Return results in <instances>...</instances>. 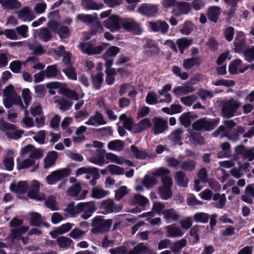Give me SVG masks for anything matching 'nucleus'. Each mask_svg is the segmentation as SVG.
Listing matches in <instances>:
<instances>
[{"label":"nucleus","instance_id":"nucleus-1","mask_svg":"<svg viewBox=\"0 0 254 254\" xmlns=\"http://www.w3.org/2000/svg\"><path fill=\"white\" fill-rule=\"evenodd\" d=\"M111 254H157L147 243L137 244L132 249L128 251L126 246L118 247L109 250Z\"/></svg>","mask_w":254,"mask_h":254},{"label":"nucleus","instance_id":"nucleus-2","mask_svg":"<svg viewBox=\"0 0 254 254\" xmlns=\"http://www.w3.org/2000/svg\"><path fill=\"white\" fill-rule=\"evenodd\" d=\"M3 104L6 108H10L13 104L19 106L21 110H23L24 105L20 96H18L14 90L13 86L10 84L3 89Z\"/></svg>","mask_w":254,"mask_h":254},{"label":"nucleus","instance_id":"nucleus-3","mask_svg":"<svg viewBox=\"0 0 254 254\" xmlns=\"http://www.w3.org/2000/svg\"><path fill=\"white\" fill-rule=\"evenodd\" d=\"M112 224V219H105L102 216H97L92 221L91 232L94 234L103 235L110 231Z\"/></svg>","mask_w":254,"mask_h":254},{"label":"nucleus","instance_id":"nucleus-4","mask_svg":"<svg viewBox=\"0 0 254 254\" xmlns=\"http://www.w3.org/2000/svg\"><path fill=\"white\" fill-rule=\"evenodd\" d=\"M242 103L238 100L231 98L221 103V114L223 117L231 118L235 116L237 110L241 106Z\"/></svg>","mask_w":254,"mask_h":254},{"label":"nucleus","instance_id":"nucleus-5","mask_svg":"<svg viewBox=\"0 0 254 254\" xmlns=\"http://www.w3.org/2000/svg\"><path fill=\"white\" fill-rule=\"evenodd\" d=\"M219 122V118L213 119L206 117L199 119L192 125L193 129L197 131H207L213 129Z\"/></svg>","mask_w":254,"mask_h":254},{"label":"nucleus","instance_id":"nucleus-6","mask_svg":"<svg viewBox=\"0 0 254 254\" xmlns=\"http://www.w3.org/2000/svg\"><path fill=\"white\" fill-rule=\"evenodd\" d=\"M83 174H87L85 178L87 180H89V184L91 186H94L97 183V180L99 179L100 174L99 173V170L95 167H82L77 169L75 172V176L76 177L82 175Z\"/></svg>","mask_w":254,"mask_h":254},{"label":"nucleus","instance_id":"nucleus-7","mask_svg":"<svg viewBox=\"0 0 254 254\" xmlns=\"http://www.w3.org/2000/svg\"><path fill=\"white\" fill-rule=\"evenodd\" d=\"M0 129L5 132L8 138L13 139H18L24 133L21 129H17L15 125L4 121L0 123Z\"/></svg>","mask_w":254,"mask_h":254},{"label":"nucleus","instance_id":"nucleus-8","mask_svg":"<svg viewBox=\"0 0 254 254\" xmlns=\"http://www.w3.org/2000/svg\"><path fill=\"white\" fill-rule=\"evenodd\" d=\"M108 46V44L102 43L99 46H95L93 42L90 41L81 43L79 47L83 53L88 55H92L100 54Z\"/></svg>","mask_w":254,"mask_h":254},{"label":"nucleus","instance_id":"nucleus-9","mask_svg":"<svg viewBox=\"0 0 254 254\" xmlns=\"http://www.w3.org/2000/svg\"><path fill=\"white\" fill-rule=\"evenodd\" d=\"M76 209L78 213L82 212L81 217L83 219H87L90 217L93 212L96 211L95 202L91 201L86 202H80L76 205Z\"/></svg>","mask_w":254,"mask_h":254},{"label":"nucleus","instance_id":"nucleus-10","mask_svg":"<svg viewBox=\"0 0 254 254\" xmlns=\"http://www.w3.org/2000/svg\"><path fill=\"white\" fill-rule=\"evenodd\" d=\"M71 172L69 168H63L52 172L46 178L47 183L49 185H54L61 181L63 178L68 177Z\"/></svg>","mask_w":254,"mask_h":254},{"label":"nucleus","instance_id":"nucleus-11","mask_svg":"<svg viewBox=\"0 0 254 254\" xmlns=\"http://www.w3.org/2000/svg\"><path fill=\"white\" fill-rule=\"evenodd\" d=\"M162 182L163 185L159 188L158 193L162 199L167 200L172 197L173 180L171 178H164L162 179Z\"/></svg>","mask_w":254,"mask_h":254},{"label":"nucleus","instance_id":"nucleus-12","mask_svg":"<svg viewBox=\"0 0 254 254\" xmlns=\"http://www.w3.org/2000/svg\"><path fill=\"white\" fill-rule=\"evenodd\" d=\"M48 26L55 33H57L61 38H66L70 34L68 27L62 25L57 22L51 21L48 23Z\"/></svg>","mask_w":254,"mask_h":254},{"label":"nucleus","instance_id":"nucleus-13","mask_svg":"<svg viewBox=\"0 0 254 254\" xmlns=\"http://www.w3.org/2000/svg\"><path fill=\"white\" fill-rule=\"evenodd\" d=\"M121 18L116 15H111L103 22L104 26L112 32L119 31L122 24Z\"/></svg>","mask_w":254,"mask_h":254},{"label":"nucleus","instance_id":"nucleus-14","mask_svg":"<svg viewBox=\"0 0 254 254\" xmlns=\"http://www.w3.org/2000/svg\"><path fill=\"white\" fill-rule=\"evenodd\" d=\"M122 25L126 31L132 32L136 35L140 34L142 31L140 24L133 19L123 20L122 22Z\"/></svg>","mask_w":254,"mask_h":254},{"label":"nucleus","instance_id":"nucleus-15","mask_svg":"<svg viewBox=\"0 0 254 254\" xmlns=\"http://www.w3.org/2000/svg\"><path fill=\"white\" fill-rule=\"evenodd\" d=\"M160 48L150 39H147L143 46V52L147 57H154L159 55Z\"/></svg>","mask_w":254,"mask_h":254},{"label":"nucleus","instance_id":"nucleus-16","mask_svg":"<svg viewBox=\"0 0 254 254\" xmlns=\"http://www.w3.org/2000/svg\"><path fill=\"white\" fill-rule=\"evenodd\" d=\"M101 207L106 213H117L120 212L123 208L122 205L117 204L112 199L103 201L101 203Z\"/></svg>","mask_w":254,"mask_h":254},{"label":"nucleus","instance_id":"nucleus-17","mask_svg":"<svg viewBox=\"0 0 254 254\" xmlns=\"http://www.w3.org/2000/svg\"><path fill=\"white\" fill-rule=\"evenodd\" d=\"M158 7L151 3H143L138 8L137 11L147 17L154 16L158 11Z\"/></svg>","mask_w":254,"mask_h":254},{"label":"nucleus","instance_id":"nucleus-18","mask_svg":"<svg viewBox=\"0 0 254 254\" xmlns=\"http://www.w3.org/2000/svg\"><path fill=\"white\" fill-rule=\"evenodd\" d=\"M149 28L153 32H160L163 34H166L169 30V26L165 21L157 20L155 22H148Z\"/></svg>","mask_w":254,"mask_h":254},{"label":"nucleus","instance_id":"nucleus-19","mask_svg":"<svg viewBox=\"0 0 254 254\" xmlns=\"http://www.w3.org/2000/svg\"><path fill=\"white\" fill-rule=\"evenodd\" d=\"M39 183L37 181H33L31 183V189L28 192V196L31 198L38 200L45 199V195L39 192Z\"/></svg>","mask_w":254,"mask_h":254},{"label":"nucleus","instance_id":"nucleus-20","mask_svg":"<svg viewBox=\"0 0 254 254\" xmlns=\"http://www.w3.org/2000/svg\"><path fill=\"white\" fill-rule=\"evenodd\" d=\"M152 130L155 135L163 133L168 127V123L161 118L155 117L153 119Z\"/></svg>","mask_w":254,"mask_h":254},{"label":"nucleus","instance_id":"nucleus-21","mask_svg":"<svg viewBox=\"0 0 254 254\" xmlns=\"http://www.w3.org/2000/svg\"><path fill=\"white\" fill-rule=\"evenodd\" d=\"M191 9L190 6L188 2H178L172 10V13L177 16H180L183 14H187Z\"/></svg>","mask_w":254,"mask_h":254},{"label":"nucleus","instance_id":"nucleus-22","mask_svg":"<svg viewBox=\"0 0 254 254\" xmlns=\"http://www.w3.org/2000/svg\"><path fill=\"white\" fill-rule=\"evenodd\" d=\"M195 89L192 86V84L189 82H185L182 86H179L175 87L173 90V93L176 96L187 95L193 92Z\"/></svg>","mask_w":254,"mask_h":254},{"label":"nucleus","instance_id":"nucleus-23","mask_svg":"<svg viewBox=\"0 0 254 254\" xmlns=\"http://www.w3.org/2000/svg\"><path fill=\"white\" fill-rule=\"evenodd\" d=\"M18 18L23 21H31L35 16L29 6H25L17 12Z\"/></svg>","mask_w":254,"mask_h":254},{"label":"nucleus","instance_id":"nucleus-24","mask_svg":"<svg viewBox=\"0 0 254 254\" xmlns=\"http://www.w3.org/2000/svg\"><path fill=\"white\" fill-rule=\"evenodd\" d=\"M234 50L237 53H243L247 49L245 37L241 32L237 34L234 42Z\"/></svg>","mask_w":254,"mask_h":254},{"label":"nucleus","instance_id":"nucleus-25","mask_svg":"<svg viewBox=\"0 0 254 254\" xmlns=\"http://www.w3.org/2000/svg\"><path fill=\"white\" fill-rule=\"evenodd\" d=\"M106 123L102 114L98 111H96L95 114L91 116L89 119L85 123L86 125L89 126L103 125Z\"/></svg>","mask_w":254,"mask_h":254},{"label":"nucleus","instance_id":"nucleus-26","mask_svg":"<svg viewBox=\"0 0 254 254\" xmlns=\"http://www.w3.org/2000/svg\"><path fill=\"white\" fill-rule=\"evenodd\" d=\"M162 214L167 223L177 221L180 217V215L173 208L164 210Z\"/></svg>","mask_w":254,"mask_h":254},{"label":"nucleus","instance_id":"nucleus-27","mask_svg":"<svg viewBox=\"0 0 254 254\" xmlns=\"http://www.w3.org/2000/svg\"><path fill=\"white\" fill-rule=\"evenodd\" d=\"M176 184L180 187L186 188L189 183V178L183 171L176 172L174 176Z\"/></svg>","mask_w":254,"mask_h":254},{"label":"nucleus","instance_id":"nucleus-28","mask_svg":"<svg viewBox=\"0 0 254 254\" xmlns=\"http://www.w3.org/2000/svg\"><path fill=\"white\" fill-rule=\"evenodd\" d=\"M149 202V200L146 197L139 194H134L129 200L131 205H138L142 207H145Z\"/></svg>","mask_w":254,"mask_h":254},{"label":"nucleus","instance_id":"nucleus-29","mask_svg":"<svg viewBox=\"0 0 254 254\" xmlns=\"http://www.w3.org/2000/svg\"><path fill=\"white\" fill-rule=\"evenodd\" d=\"M36 164V160L30 158L29 156L28 158L23 160H18L17 162V168L18 170L29 168L31 167L34 166V168H38V165Z\"/></svg>","mask_w":254,"mask_h":254},{"label":"nucleus","instance_id":"nucleus-30","mask_svg":"<svg viewBox=\"0 0 254 254\" xmlns=\"http://www.w3.org/2000/svg\"><path fill=\"white\" fill-rule=\"evenodd\" d=\"M254 198V185L250 184L246 187L245 190V195L242 196V200L248 204H253Z\"/></svg>","mask_w":254,"mask_h":254},{"label":"nucleus","instance_id":"nucleus-31","mask_svg":"<svg viewBox=\"0 0 254 254\" xmlns=\"http://www.w3.org/2000/svg\"><path fill=\"white\" fill-rule=\"evenodd\" d=\"M109 193V191L104 190L99 186H96L92 188L91 196L96 199H100L107 196Z\"/></svg>","mask_w":254,"mask_h":254},{"label":"nucleus","instance_id":"nucleus-32","mask_svg":"<svg viewBox=\"0 0 254 254\" xmlns=\"http://www.w3.org/2000/svg\"><path fill=\"white\" fill-rule=\"evenodd\" d=\"M201 64V60L199 57H192L185 59L183 66L186 70H189L193 67H198Z\"/></svg>","mask_w":254,"mask_h":254},{"label":"nucleus","instance_id":"nucleus-33","mask_svg":"<svg viewBox=\"0 0 254 254\" xmlns=\"http://www.w3.org/2000/svg\"><path fill=\"white\" fill-rule=\"evenodd\" d=\"M223 124L224 126H220L212 133V135L214 137H217L221 133L224 132L225 131V127L230 129L236 126V123L232 120H225L223 122Z\"/></svg>","mask_w":254,"mask_h":254},{"label":"nucleus","instance_id":"nucleus-34","mask_svg":"<svg viewBox=\"0 0 254 254\" xmlns=\"http://www.w3.org/2000/svg\"><path fill=\"white\" fill-rule=\"evenodd\" d=\"M184 130L181 128H177L174 130L169 135V139L175 144H179L180 145H182V140L183 138Z\"/></svg>","mask_w":254,"mask_h":254},{"label":"nucleus","instance_id":"nucleus-35","mask_svg":"<svg viewBox=\"0 0 254 254\" xmlns=\"http://www.w3.org/2000/svg\"><path fill=\"white\" fill-rule=\"evenodd\" d=\"M58 158V153L55 151L48 152L44 159L45 169H48L55 164Z\"/></svg>","mask_w":254,"mask_h":254},{"label":"nucleus","instance_id":"nucleus-36","mask_svg":"<svg viewBox=\"0 0 254 254\" xmlns=\"http://www.w3.org/2000/svg\"><path fill=\"white\" fill-rule=\"evenodd\" d=\"M0 4L6 9L14 10L19 9L21 3L17 0H0Z\"/></svg>","mask_w":254,"mask_h":254},{"label":"nucleus","instance_id":"nucleus-37","mask_svg":"<svg viewBox=\"0 0 254 254\" xmlns=\"http://www.w3.org/2000/svg\"><path fill=\"white\" fill-rule=\"evenodd\" d=\"M81 5L87 10H99L104 6L102 3H97L93 0H82Z\"/></svg>","mask_w":254,"mask_h":254},{"label":"nucleus","instance_id":"nucleus-38","mask_svg":"<svg viewBox=\"0 0 254 254\" xmlns=\"http://www.w3.org/2000/svg\"><path fill=\"white\" fill-rule=\"evenodd\" d=\"M28 185L26 182L21 181L18 184H12L10 185V189L12 191L19 193H24L27 190Z\"/></svg>","mask_w":254,"mask_h":254},{"label":"nucleus","instance_id":"nucleus-39","mask_svg":"<svg viewBox=\"0 0 254 254\" xmlns=\"http://www.w3.org/2000/svg\"><path fill=\"white\" fill-rule=\"evenodd\" d=\"M213 200L215 202L213 203L214 206L217 208H223L226 202V197L225 194H220L219 193H215L213 196Z\"/></svg>","mask_w":254,"mask_h":254},{"label":"nucleus","instance_id":"nucleus-40","mask_svg":"<svg viewBox=\"0 0 254 254\" xmlns=\"http://www.w3.org/2000/svg\"><path fill=\"white\" fill-rule=\"evenodd\" d=\"M151 126V123L149 118H145L140 121L133 128L134 133H139Z\"/></svg>","mask_w":254,"mask_h":254},{"label":"nucleus","instance_id":"nucleus-41","mask_svg":"<svg viewBox=\"0 0 254 254\" xmlns=\"http://www.w3.org/2000/svg\"><path fill=\"white\" fill-rule=\"evenodd\" d=\"M220 14V8L218 6H211L209 8L207 16L208 19L214 23H216Z\"/></svg>","mask_w":254,"mask_h":254},{"label":"nucleus","instance_id":"nucleus-42","mask_svg":"<svg viewBox=\"0 0 254 254\" xmlns=\"http://www.w3.org/2000/svg\"><path fill=\"white\" fill-rule=\"evenodd\" d=\"M81 190V185L79 183H75L66 191L67 195L78 200L79 193Z\"/></svg>","mask_w":254,"mask_h":254},{"label":"nucleus","instance_id":"nucleus-43","mask_svg":"<svg viewBox=\"0 0 254 254\" xmlns=\"http://www.w3.org/2000/svg\"><path fill=\"white\" fill-rule=\"evenodd\" d=\"M30 215V224L32 226L39 227L42 225L44 221V219L42 218L41 215L35 212H31Z\"/></svg>","mask_w":254,"mask_h":254},{"label":"nucleus","instance_id":"nucleus-44","mask_svg":"<svg viewBox=\"0 0 254 254\" xmlns=\"http://www.w3.org/2000/svg\"><path fill=\"white\" fill-rule=\"evenodd\" d=\"M104 74L102 72H98L96 75H92V84L93 87L98 90L100 89L101 85L103 82Z\"/></svg>","mask_w":254,"mask_h":254},{"label":"nucleus","instance_id":"nucleus-45","mask_svg":"<svg viewBox=\"0 0 254 254\" xmlns=\"http://www.w3.org/2000/svg\"><path fill=\"white\" fill-rule=\"evenodd\" d=\"M192 43V40L188 39L185 37L178 39L176 41V44L182 54H183L184 50L188 48Z\"/></svg>","mask_w":254,"mask_h":254},{"label":"nucleus","instance_id":"nucleus-46","mask_svg":"<svg viewBox=\"0 0 254 254\" xmlns=\"http://www.w3.org/2000/svg\"><path fill=\"white\" fill-rule=\"evenodd\" d=\"M196 166V161L193 160H189L181 163V169L186 172H191L195 170Z\"/></svg>","mask_w":254,"mask_h":254},{"label":"nucleus","instance_id":"nucleus-47","mask_svg":"<svg viewBox=\"0 0 254 254\" xmlns=\"http://www.w3.org/2000/svg\"><path fill=\"white\" fill-rule=\"evenodd\" d=\"M130 150L133 155L138 159H145L147 156L148 154L145 150H139L134 145H132L130 146Z\"/></svg>","mask_w":254,"mask_h":254},{"label":"nucleus","instance_id":"nucleus-48","mask_svg":"<svg viewBox=\"0 0 254 254\" xmlns=\"http://www.w3.org/2000/svg\"><path fill=\"white\" fill-rule=\"evenodd\" d=\"M99 153L96 156H92L90 159V161L94 164L102 166L105 163L104 153L103 150H98Z\"/></svg>","mask_w":254,"mask_h":254},{"label":"nucleus","instance_id":"nucleus-49","mask_svg":"<svg viewBox=\"0 0 254 254\" xmlns=\"http://www.w3.org/2000/svg\"><path fill=\"white\" fill-rule=\"evenodd\" d=\"M38 37L41 40L47 42L52 38L53 36L51 31L47 28L44 27L40 29Z\"/></svg>","mask_w":254,"mask_h":254},{"label":"nucleus","instance_id":"nucleus-50","mask_svg":"<svg viewBox=\"0 0 254 254\" xmlns=\"http://www.w3.org/2000/svg\"><path fill=\"white\" fill-rule=\"evenodd\" d=\"M63 72L69 79L75 80L77 79V73L75 68L71 66L68 65L63 69Z\"/></svg>","mask_w":254,"mask_h":254},{"label":"nucleus","instance_id":"nucleus-51","mask_svg":"<svg viewBox=\"0 0 254 254\" xmlns=\"http://www.w3.org/2000/svg\"><path fill=\"white\" fill-rule=\"evenodd\" d=\"M167 236L168 237H178L183 235L181 230L175 226L170 225L166 227Z\"/></svg>","mask_w":254,"mask_h":254},{"label":"nucleus","instance_id":"nucleus-52","mask_svg":"<svg viewBox=\"0 0 254 254\" xmlns=\"http://www.w3.org/2000/svg\"><path fill=\"white\" fill-rule=\"evenodd\" d=\"M124 146V142L121 140H113L108 144V147L109 149L118 151L122 150Z\"/></svg>","mask_w":254,"mask_h":254},{"label":"nucleus","instance_id":"nucleus-53","mask_svg":"<svg viewBox=\"0 0 254 254\" xmlns=\"http://www.w3.org/2000/svg\"><path fill=\"white\" fill-rule=\"evenodd\" d=\"M95 16L91 14H79L76 16V19L87 24H92L95 21Z\"/></svg>","mask_w":254,"mask_h":254},{"label":"nucleus","instance_id":"nucleus-54","mask_svg":"<svg viewBox=\"0 0 254 254\" xmlns=\"http://www.w3.org/2000/svg\"><path fill=\"white\" fill-rule=\"evenodd\" d=\"M123 122V126L127 129L131 130L133 127V121L132 118L127 117L126 114H122L119 118Z\"/></svg>","mask_w":254,"mask_h":254},{"label":"nucleus","instance_id":"nucleus-55","mask_svg":"<svg viewBox=\"0 0 254 254\" xmlns=\"http://www.w3.org/2000/svg\"><path fill=\"white\" fill-rule=\"evenodd\" d=\"M190 118V113L187 112L181 115L179 120L181 125L184 126L186 128H187L189 127L191 124Z\"/></svg>","mask_w":254,"mask_h":254},{"label":"nucleus","instance_id":"nucleus-56","mask_svg":"<svg viewBox=\"0 0 254 254\" xmlns=\"http://www.w3.org/2000/svg\"><path fill=\"white\" fill-rule=\"evenodd\" d=\"M57 241L59 247L62 248H68L73 243L71 239L64 236L59 237Z\"/></svg>","mask_w":254,"mask_h":254},{"label":"nucleus","instance_id":"nucleus-57","mask_svg":"<svg viewBox=\"0 0 254 254\" xmlns=\"http://www.w3.org/2000/svg\"><path fill=\"white\" fill-rule=\"evenodd\" d=\"M128 192L127 188L122 186L115 191V198L117 201L121 200Z\"/></svg>","mask_w":254,"mask_h":254},{"label":"nucleus","instance_id":"nucleus-58","mask_svg":"<svg viewBox=\"0 0 254 254\" xmlns=\"http://www.w3.org/2000/svg\"><path fill=\"white\" fill-rule=\"evenodd\" d=\"M116 72L115 69H106L105 71L106 74L105 81L108 85H112L114 83V75L116 74Z\"/></svg>","mask_w":254,"mask_h":254},{"label":"nucleus","instance_id":"nucleus-59","mask_svg":"<svg viewBox=\"0 0 254 254\" xmlns=\"http://www.w3.org/2000/svg\"><path fill=\"white\" fill-rule=\"evenodd\" d=\"M190 140L195 145H202L204 143V138L197 132H193L191 134Z\"/></svg>","mask_w":254,"mask_h":254},{"label":"nucleus","instance_id":"nucleus-60","mask_svg":"<svg viewBox=\"0 0 254 254\" xmlns=\"http://www.w3.org/2000/svg\"><path fill=\"white\" fill-rule=\"evenodd\" d=\"M193 218L196 222L206 223L208 221L209 215L204 212L196 213L194 215Z\"/></svg>","mask_w":254,"mask_h":254},{"label":"nucleus","instance_id":"nucleus-61","mask_svg":"<svg viewBox=\"0 0 254 254\" xmlns=\"http://www.w3.org/2000/svg\"><path fill=\"white\" fill-rule=\"evenodd\" d=\"M107 169L111 175H123L125 171L123 168L113 164L109 165L107 166Z\"/></svg>","mask_w":254,"mask_h":254},{"label":"nucleus","instance_id":"nucleus-62","mask_svg":"<svg viewBox=\"0 0 254 254\" xmlns=\"http://www.w3.org/2000/svg\"><path fill=\"white\" fill-rule=\"evenodd\" d=\"M45 76L47 77H56L58 74L57 64L48 66L45 70L44 71Z\"/></svg>","mask_w":254,"mask_h":254},{"label":"nucleus","instance_id":"nucleus-63","mask_svg":"<svg viewBox=\"0 0 254 254\" xmlns=\"http://www.w3.org/2000/svg\"><path fill=\"white\" fill-rule=\"evenodd\" d=\"M157 183V179L154 177L149 175H146L142 182L143 185L147 188L155 185Z\"/></svg>","mask_w":254,"mask_h":254},{"label":"nucleus","instance_id":"nucleus-64","mask_svg":"<svg viewBox=\"0 0 254 254\" xmlns=\"http://www.w3.org/2000/svg\"><path fill=\"white\" fill-rule=\"evenodd\" d=\"M243 55L246 61L251 63L254 61V46L250 48H247L243 52Z\"/></svg>","mask_w":254,"mask_h":254}]
</instances>
